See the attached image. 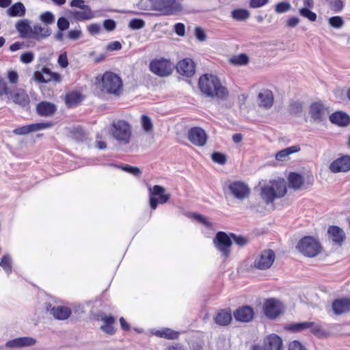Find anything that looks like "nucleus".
<instances>
[{"mask_svg":"<svg viewBox=\"0 0 350 350\" xmlns=\"http://www.w3.org/2000/svg\"><path fill=\"white\" fill-rule=\"evenodd\" d=\"M198 86L202 93L207 97L223 98L226 94V89L221 85L219 79L213 75L205 74L198 81Z\"/></svg>","mask_w":350,"mask_h":350,"instance_id":"f257e3e1","label":"nucleus"},{"mask_svg":"<svg viewBox=\"0 0 350 350\" xmlns=\"http://www.w3.org/2000/svg\"><path fill=\"white\" fill-rule=\"evenodd\" d=\"M286 191L284 179L273 180L261 188L260 196L266 204H270L284 196Z\"/></svg>","mask_w":350,"mask_h":350,"instance_id":"f03ea898","label":"nucleus"},{"mask_svg":"<svg viewBox=\"0 0 350 350\" xmlns=\"http://www.w3.org/2000/svg\"><path fill=\"white\" fill-rule=\"evenodd\" d=\"M237 244L241 245V236H237L233 233H227L223 231H219L216 233L213 239V244L217 250L221 252V256L226 259L229 257L231 252V247L232 245V240Z\"/></svg>","mask_w":350,"mask_h":350,"instance_id":"7ed1b4c3","label":"nucleus"},{"mask_svg":"<svg viewBox=\"0 0 350 350\" xmlns=\"http://www.w3.org/2000/svg\"><path fill=\"white\" fill-rule=\"evenodd\" d=\"M110 132L120 144L127 145L131 137V126L124 120H118L111 124Z\"/></svg>","mask_w":350,"mask_h":350,"instance_id":"20e7f679","label":"nucleus"},{"mask_svg":"<svg viewBox=\"0 0 350 350\" xmlns=\"http://www.w3.org/2000/svg\"><path fill=\"white\" fill-rule=\"evenodd\" d=\"M100 89L103 92L118 96L122 90V81L117 75L107 72L102 77Z\"/></svg>","mask_w":350,"mask_h":350,"instance_id":"39448f33","label":"nucleus"},{"mask_svg":"<svg viewBox=\"0 0 350 350\" xmlns=\"http://www.w3.org/2000/svg\"><path fill=\"white\" fill-rule=\"evenodd\" d=\"M296 247L300 253L308 257H314L321 251L320 243L310 236H306L301 239Z\"/></svg>","mask_w":350,"mask_h":350,"instance_id":"423d86ee","label":"nucleus"},{"mask_svg":"<svg viewBox=\"0 0 350 350\" xmlns=\"http://www.w3.org/2000/svg\"><path fill=\"white\" fill-rule=\"evenodd\" d=\"M263 311L269 319L273 320L284 313V306L278 299L269 298L264 301Z\"/></svg>","mask_w":350,"mask_h":350,"instance_id":"0eeeda50","label":"nucleus"},{"mask_svg":"<svg viewBox=\"0 0 350 350\" xmlns=\"http://www.w3.org/2000/svg\"><path fill=\"white\" fill-rule=\"evenodd\" d=\"M152 72L159 77H166L170 75L174 68V65L171 62L165 58L154 59L152 60L149 65Z\"/></svg>","mask_w":350,"mask_h":350,"instance_id":"6e6552de","label":"nucleus"},{"mask_svg":"<svg viewBox=\"0 0 350 350\" xmlns=\"http://www.w3.org/2000/svg\"><path fill=\"white\" fill-rule=\"evenodd\" d=\"M165 189L160 185H154L152 189H150V206L152 209H156L158 204H165L170 198V193H164Z\"/></svg>","mask_w":350,"mask_h":350,"instance_id":"1a4fd4ad","label":"nucleus"},{"mask_svg":"<svg viewBox=\"0 0 350 350\" xmlns=\"http://www.w3.org/2000/svg\"><path fill=\"white\" fill-rule=\"evenodd\" d=\"M187 139L193 145L202 147L206 144L207 135L203 129L195 126L189 129Z\"/></svg>","mask_w":350,"mask_h":350,"instance_id":"9d476101","label":"nucleus"},{"mask_svg":"<svg viewBox=\"0 0 350 350\" xmlns=\"http://www.w3.org/2000/svg\"><path fill=\"white\" fill-rule=\"evenodd\" d=\"M275 258V255L272 250H265L255 260L254 266L258 269L266 270L271 267Z\"/></svg>","mask_w":350,"mask_h":350,"instance_id":"9b49d317","label":"nucleus"},{"mask_svg":"<svg viewBox=\"0 0 350 350\" xmlns=\"http://www.w3.org/2000/svg\"><path fill=\"white\" fill-rule=\"evenodd\" d=\"M152 8L162 12L164 15H171L177 11V3L175 0H151Z\"/></svg>","mask_w":350,"mask_h":350,"instance_id":"f8f14e48","label":"nucleus"},{"mask_svg":"<svg viewBox=\"0 0 350 350\" xmlns=\"http://www.w3.org/2000/svg\"><path fill=\"white\" fill-rule=\"evenodd\" d=\"M7 98L8 100H12L14 103L22 107H27L30 103L29 96L26 91L21 88H16L14 90H11Z\"/></svg>","mask_w":350,"mask_h":350,"instance_id":"ddd939ff","label":"nucleus"},{"mask_svg":"<svg viewBox=\"0 0 350 350\" xmlns=\"http://www.w3.org/2000/svg\"><path fill=\"white\" fill-rule=\"evenodd\" d=\"M309 113L312 119L321 122L328 114L329 110L321 101L312 103L309 107Z\"/></svg>","mask_w":350,"mask_h":350,"instance_id":"4468645a","label":"nucleus"},{"mask_svg":"<svg viewBox=\"0 0 350 350\" xmlns=\"http://www.w3.org/2000/svg\"><path fill=\"white\" fill-rule=\"evenodd\" d=\"M53 126V124L52 122H40V123H35L31 124L29 125H25L17 129H15L13 131V133L15 135H27L32 132H36L38 131H40L44 129L50 128Z\"/></svg>","mask_w":350,"mask_h":350,"instance_id":"2eb2a0df","label":"nucleus"},{"mask_svg":"<svg viewBox=\"0 0 350 350\" xmlns=\"http://www.w3.org/2000/svg\"><path fill=\"white\" fill-rule=\"evenodd\" d=\"M329 170L333 173L346 172L350 170V156L343 155L329 165Z\"/></svg>","mask_w":350,"mask_h":350,"instance_id":"dca6fc26","label":"nucleus"},{"mask_svg":"<svg viewBox=\"0 0 350 350\" xmlns=\"http://www.w3.org/2000/svg\"><path fill=\"white\" fill-rule=\"evenodd\" d=\"M52 33L51 29L48 27H42L40 24H36L31 26L29 39L36 41H41L49 37Z\"/></svg>","mask_w":350,"mask_h":350,"instance_id":"f3484780","label":"nucleus"},{"mask_svg":"<svg viewBox=\"0 0 350 350\" xmlns=\"http://www.w3.org/2000/svg\"><path fill=\"white\" fill-rule=\"evenodd\" d=\"M176 68L179 74L187 77H191L195 73V64L189 58H185L180 61Z\"/></svg>","mask_w":350,"mask_h":350,"instance_id":"a211bd4d","label":"nucleus"},{"mask_svg":"<svg viewBox=\"0 0 350 350\" xmlns=\"http://www.w3.org/2000/svg\"><path fill=\"white\" fill-rule=\"evenodd\" d=\"M57 111V106L51 102L42 101L37 104L36 111L41 117H51Z\"/></svg>","mask_w":350,"mask_h":350,"instance_id":"6ab92c4d","label":"nucleus"},{"mask_svg":"<svg viewBox=\"0 0 350 350\" xmlns=\"http://www.w3.org/2000/svg\"><path fill=\"white\" fill-rule=\"evenodd\" d=\"M332 308L334 313L337 315L350 312V298L342 297L334 299Z\"/></svg>","mask_w":350,"mask_h":350,"instance_id":"aec40b11","label":"nucleus"},{"mask_svg":"<svg viewBox=\"0 0 350 350\" xmlns=\"http://www.w3.org/2000/svg\"><path fill=\"white\" fill-rule=\"evenodd\" d=\"M224 192L226 198L232 196L241 199V180L226 182L224 186Z\"/></svg>","mask_w":350,"mask_h":350,"instance_id":"412c9836","label":"nucleus"},{"mask_svg":"<svg viewBox=\"0 0 350 350\" xmlns=\"http://www.w3.org/2000/svg\"><path fill=\"white\" fill-rule=\"evenodd\" d=\"M262 347L264 350H281L282 340L278 335L270 334L264 339Z\"/></svg>","mask_w":350,"mask_h":350,"instance_id":"4be33fe9","label":"nucleus"},{"mask_svg":"<svg viewBox=\"0 0 350 350\" xmlns=\"http://www.w3.org/2000/svg\"><path fill=\"white\" fill-rule=\"evenodd\" d=\"M36 343V340L32 337H19L6 342L8 348L31 347Z\"/></svg>","mask_w":350,"mask_h":350,"instance_id":"5701e85b","label":"nucleus"},{"mask_svg":"<svg viewBox=\"0 0 350 350\" xmlns=\"http://www.w3.org/2000/svg\"><path fill=\"white\" fill-rule=\"evenodd\" d=\"M329 120L338 126L345 127L349 124L350 116L344 111H338L329 116Z\"/></svg>","mask_w":350,"mask_h":350,"instance_id":"b1692460","label":"nucleus"},{"mask_svg":"<svg viewBox=\"0 0 350 350\" xmlns=\"http://www.w3.org/2000/svg\"><path fill=\"white\" fill-rule=\"evenodd\" d=\"M288 183L289 187L294 190H299L305 187L304 178L303 176L297 172H290L287 176Z\"/></svg>","mask_w":350,"mask_h":350,"instance_id":"393cba45","label":"nucleus"},{"mask_svg":"<svg viewBox=\"0 0 350 350\" xmlns=\"http://www.w3.org/2000/svg\"><path fill=\"white\" fill-rule=\"evenodd\" d=\"M327 233L332 241L338 245H341L345 239L344 231L337 226H329Z\"/></svg>","mask_w":350,"mask_h":350,"instance_id":"a878e982","label":"nucleus"},{"mask_svg":"<svg viewBox=\"0 0 350 350\" xmlns=\"http://www.w3.org/2000/svg\"><path fill=\"white\" fill-rule=\"evenodd\" d=\"M232 321V314L230 309L219 310L214 317L216 324L221 326L228 325Z\"/></svg>","mask_w":350,"mask_h":350,"instance_id":"bb28decb","label":"nucleus"},{"mask_svg":"<svg viewBox=\"0 0 350 350\" xmlns=\"http://www.w3.org/2000/svg\"><path fill=\"white\" fill-rule=\"evenodd\" d=\"M259 105L265 109H269L273 104V95L271 90H265L258 95Z\"/></svg>","mask_w":350,"mask_h":350,"instance_id":"cd10ccee","label":"nucleus"},{"mask_svg":"<svg viewBox=\"0 0 350 350\" xmlns=\"http://www.w3.org/2000/svg\"><path fill=\"white\" fill-rule=\"evenodd\" d=\"M16 29L19 33L20 36L23 38H28L31 26L28 19L20 20L16 23Z\"/></svg>","mask_w":350,"mask_h":350,"instance_id":"c85d7f7f","label":"nucleus"},{"mask_svg":"<svg viewBox=\"0 0 350 350\" xmlns=\"http://www.w3.org/2000/svg\"><path fill=\"white\" fill-rule=\"evenodd\" d=\"M53 316L59 320H65L70 317L72 312L70 308L66 306L53 307L51 310Z\"/></svg>","mask_w":350,"mask_h":350,"instance_id":"c756f323","label":"nucleus"},{"mask_svg":"<svg viewBox=\"0 0 350 350\" xmlns=\"http://www.w3.org/2000/svg\"><path fill=\"white\" fill-rule=\"evenodd\" d=\"M101 321H103L104 325L100 327V329L107 334H114L116 329L113 324L115 322V318L111 315L104 316L101 317Z\"/></svg>","mask_w":350,"mask_h":350,"instance_id":"7c9ffc66","label":"nucleus"},{"mask_svg":"<svg viewBox=\"0 0 350 350\" xmlns=\"http://www.w3.org/2000/svg\"><path fill=\"white\" fill-rule=\"evenodd\" d=\"M7 12L10 16H23L25 14V8L21 2H17L12 5Z\"/></svg>","mask_w":350,"mask_h":350,"instance_id":"2f4dec72","label":"nucleus"},{"mask_svg":"<svg viewBox=\"0 0 350 350\" xmlns=\"http://www.w3.org/2000/svg\"><path fill=\"white\" fill-rule=\"evenodd\" d=\"M300 150L299 147L297 146H293L285 149H283L279 152H278L275 154V159L278 161H283L286 160L288 155L291 154L298 152Z\"/></svg>","mask_w":350,"mask_h":350,"instance_id":"473e14b6","label":"nucleus"},{"mask_svg":"<svg viewBox=\"0 0 350 350\" xmlns=\"http://www.w3.org/2000/svg\"><path fill=\"white\" fill-rule=\"evenodd\" d=\"M42 71L44 75L43 77L46 80V83L52 81L60 82L62 80V77L59 74L51 72V70L46 67H44L42 69Z\"/></svg>","mask_w":350,"mask_h":350,"instance_id":"72a5a7b5","label":"nucleus"},{"mask_svg":"<svg viewBox=\"0 0 350 350\" xmlns=\"http://www.w3.org/2000/svg\"><path fill=\"white\" fill-rule=\"evenodd\" d=\"M308 329H310L311 334L320 338H327L329 336L327 332L324 330L320 325L316 324L314 322H312V325H310Z\"/></svg>","mask_w":350,"mask_h":350,"instance_id":"f704fd0d","label":"nucleus"},{"mask_svg":"<svg viewBox=\"0 0 350 350\" xmlns=\"http://www.w3.org/2000/svg\"><path fill=\"white\" fill-rule=\"evenodd\" d=\"M155 335L161 338L174 340L178 337V332L170 328H165L161 330H157L155 332Z\"/></svg>","mask_w":350,"mask_h":350,"instance_id":"c9c22d12","label":"nucleus"},{"mask_svg":"<svg viewBox=\"0 0 350 350\" xmlns=\"http://www.w3.org/2000/svg\"><path fill=\"white\" fill-rule=\"evenodd\" d=\"M81 100V94L78 92H72L66 96V103L68 106L77 105Z\"/></svg>","mask_w":350,"mask_h":350,"instance_id":"e433bc0d","label":"nucleus"},{"mask_svg":"<svg viewBox=\"0 0 350 350\" xmlns=\"http://www.w3.org/2000/svg\"><path fill=\"white\" fill-rule=\"evenodd\" d=\"M12 258L8 254L3 255L0 261V267H1L3 269V270L5 271L8 275H9L12 273Z\"/></svg>","mask_w":350,"mask_h":350,"instance_id":"4c0bfd02","label":"nucleus"},{"mask_svg":"<svg viewBox=\"0 0 350 350\" xmlns=\"http://www.w3.org/2000/svg\"><path fill=\"white\" fill-rule=\"evenodd\" d=\"M311 325H312V321L292 323L288 326V329L293 332H299L305 329H308Z\"/></svg>","mask_w":350,"mask_h":350,"instance_id":"58836bf2","label":"nucleus"},{"mask_svg":"<svg viewBox=\"0 0 350 350\" xmlns=\"http://www.w3.org/2000/svg\"><path fill=\"white\" fill-rule=\"evenodd\" d=\"M141 124L143 130L147 133H152L153 131L152 121L147 115H142L141 116Z\"/></svg>","mask_w":350,"mask_h":350,"instance_id":"ea45409f","label":"nucleus"},{"mask_svg":"<svg viewBox=\"0 0 350 350\" xmlns=\"http://www.w3.org/2000/svg\"><path fill=\"white\" fill-rule=\"evenodd\" d=\"M254 312L250 306H242V322H250L253 320Z\"/></svg>","mask_w":350,"mask_h":350,"instance_id":"a19ab883","label":"nucleus"},{"mask_svg":"<svg viewBox=\"0 0 350 350\" xmlns=\"http://www.w3.org/2000/svg\"><path fill=\"white\" fill-rule=\"evenodd\" d=\"M299 14L308 18L310 21H315L317 20V14L314 12L310 10L307 8H302L299 10Z\"/></svg>","mask_w":350,"mask_h":350,"instance_id":"79ce46f5","label":"nucleus"},{"mask_svg":"<svg viewBox=\"0 0 350 350\" xmlns=\"http://www.w3.org/2000/svg\"><path fill=\"white\" fill-rule=\"evenodd\" d=\"M211 159L213 162L219 165H224L226 163V156L219 152H214L211 154Z\"/></svg>","mask_w":350,"mask_h":350,"instance_id":"37998d69","label":"nucleus"},{"mask_svg":"<svg viewBox=\"0 0 350 350\" xmlns=\"http://www.w3.org/2000/svg\"><path fill=\"white\" fill-rule=\"evenodd\" d=\"M75 16L79 20H88L93 17V14L90 8L89 10H84V11H77L75 12Z\"/></svg>","mask_w":350,"mask_h":350,"instance_id":"c03bdc74","label":"nucleus"},{"mask_svg":"<svg viewBox=\"0 0 350 350\" xmlns=\"http://www.w3.org/2000/svg\"><path fill=\"white\" fill-rule=\"evenodd\" d=\"M145 26V22L140 18H133L129 23V27L131 29H139Z\"/></svg>","mask_w":350,"mask_h":350,"instance_id":"a18cd8bd","label":"nucleus"},{"mask_svg":"<svg viewBox=\"0 0 350 350\" xmlns=\"http://www.w3.org/2000/svg\"><path fill=\"white\" fill-rule=\"evenodd\" d=\"M40 19L46 25L52 24L55 21L54 15L51 12H45L40 14Z\"/></svg>","mask_w":350,"mask_h":350,"instance_id":"49530a36","label":"nucleus"},{"mask_svg":"<svg viewBox=\"0 0 350 350\" xmlns=\"http://www.w3.org/2000/svg\"><path fill=\"white\" fill-rule=\"evenodd\" d=\"M291 4L288 2H280L275 6V11L277 13H284L291 9Z\"/></svg>","mask_w":350,"mask_h":350,"instance_id":"de8ad7c7","label":"nucleus"},{"mask_svg":"<svg viewBox=\"0 0 350 350\" xmlns=\"http://www.w3.org/2000/svg\"><path fill=\"white\" fill-rule=\"evenodd\" d=\"M329 23L332 27L334 28H340L343 25L344 21L342 17L336 16L329 18Z\"/></svg>","mask_w":350,"mask_h":350,"instance_id":"09e8293b","label":"nucleus"},{"mask_svg":"<svg viewBox=\"0 0 350 350\" xmlns=\"http://www.w3.org/2000/svg\"><path fill=\"white\" fill-rule=\"evenodd\" d=\"M122 170L129 172L130 174H133L135 176H139L142 174V171L139 167L131 166L129 165H125L122 167H121Z\"/></svg>","mask_w":350,"mask_h":350,"instance_id":"8fccbe9b","label":"nucleus"},{"mask_svg":"<svg viewBox=\"0 0 350 350\" xmlns=\"http://www.w3.org/2000/svg\"><path fill=\"white\" fill-rule=\"evenodd\" d=\"M11 90L12 89L8 86L5 79L0 77V96L5 95L7 97Z\"/></svg>","mask_w":350,"mask_h":350,"instance_id":"3c124183","label":"nucleus"},{"mask_svg":"<svg viewBox=\"0 0 350 350\" xmlns=\"http://www.w3.org/2000/svg\"><path fill=\"white\" fill-rule=\"evenodd\" d=\"M57 25L59 31H65L69 28L70 23L66 18L60 17L57 20Z\"/></svg>","mask_w":350,"mask_h":350,"instance_id":"603ef678","label":"nucleus"},{"mask_svg":"<svg viewBox=\"0 0 350 350\" xmlns=\"http://www.w3.org/2000/svg\"><path fill=\"white\" fill-rule=\"evenodd\" d=\"M195 36L200 42H204L207 38L204 30L200 27H196L195 28Z\"/></svg>","mask_w":350,"mask_h":350,"instance_id":"864d4df0","label":"nucleus"},{"mask_svg":"<svg viewBox=\"0 0 350 350\" xmlns=\"http://www.w3.org/2000/svg\"><path fill=\"white\" fill-rule=\"evenodd\" d=\"M288 350H307L299 341L293 340L288 344Z\"/></svg>","mask_w":350,"mask_h":350,"instance_id":"5fc2aeb1","label":"nucleus"},{"mask_svg":"<svg viewBox=\"0 0 350 350\" xmlns=\"http://www.w3.org/2000/svg\"><path fill=\"white\" fill-rule=\"evenodd\" d=\"M34 58V55L32 52L28 51L23 53L21 55L20 59L24 64L31 63Z\"/></svg>","mask_w":350,"mask_h":350,"instance_id":"6e6d98bb","label":"nucleus"},{"mask_svg":"<svg viewBox=\"0 0 350 350\" xmlns=\"http://www.w3.org/2000/svg\"><path fill=\"white\" fill-rule=\"evenodd\" d=\"M330 7L334 12H338L342 10L343 3L341 0H334L331 2Z\"/></svg>","mask_w":350,"mask_h":350,"instance_id":"4d7b16f0","label":"nucleus"},{"mask_svg":"<svg viewBox=\"0 0 350 350\" xmlns=\"http://www.w3.org/2000/svg\"><path fill=\"white\" fill-rule=\"evenodd\" d=\"M303 105L299 102H293L290 105L291 112L294 113H299L302 111Z\"/></svg>","mask_w":350,"mask_h":350,"instance_id":"13d9d810","label":"nucleus"},{"mask_svg":"<svg viewBox=\"0 0 350 350\" xmlns=\"http://www.w3.org/2000/svg\"><path fill=\"white\" fill-rule=\"evenodd\" d=\"M103 26L107 31H111L115 29L116 23L112 19H107L104 21Z\"/></svg>","mask_w":350,"mask_h":350,"instance_id":"bf43d9fd","label":"nucleus"},{"mask_svg":"<svg viewBox=\"0 0 350 350\" xmlns=\"http://www.w3.org/2000/svg\"><path fill=\"white\" fill-rule=\"evenodd\" d=\"M269 0H250V7L252 8H260L268 3Z\"/></svg>","mask_w":350,"mask_h":350,"instance_id":"052dcab7","label":"nucleus"},{"mask_svg":"<svg viewBox=\"0 0 350 350\" xmlns=\"http://www.w3.org/2000/svg\"><path fill=\"white\" fill-rule=\"evenodd\" d=\"M70 5L71 7H77L83 10H89V6L84 5L83 0H72Z\"/></svg>","mask_w":350,"mask_h":350,"instance_id":"680f3d73","label":"nucleus"},{"mask_svg":"<svg viewBox=\"0 0 350 350\" xmlns=\"http://www.w3.org/2000/svg\"><path fill=\"white\" fill-rule=\"evenodd\" d=\"M8 79L12 84H16L18 80V73L14 70H9L8 72Z\"/></svg>","mask_w":350,"mask_h":350,"instance_id":"e2e57ef3","label":"nucleus"},{"mask_svg":"<svg viewBox=\"0 0 350 350\" xmlns=\"http://www.w3.org/2000/svg\"><path fill=\"white\" fill-rule=\"evenodd\" d=\"M57 62L62 68H66L68 65V58L66 53L60 54Z\"/></svg>","mask_w":350,"mask_h":350,"instance_id":"0e129e2a","label":"nucleus"},{"mask_svg":"<svg viewBox=\"0 0 350 350\" xmlns=\"http://www.w3.org/2000/svg\"><path fill=\"white\" fill-rule=\"evenodd\" d=\"M174 31L177 35L183 36L185 33V25L180 23H176L174 25Z\"/></svg>","mask_w":350,"mask_h":350,"instance_id":"69168bd1","label":"nucleus"},{"mask_svg":"<svg viewBox=\"0 0 350 350\" xmlns=\"http://www.w3.org/2000/svg\"><path fill=\"white\" fill-rule=\"evenodd\" d=\"M81 34L82 33L80 30H70L68 33V37L70 40H76L81 37Z\"/></svg>","mask_w":350,"mask_h":350,"instance_id":"338daca9","label":"nucleus"},{"mask_svg":"<svg viewBox=\"0 0 350 350\" xmlns=\"http://www.w3.org/2000/svg\"><path fill=\"white\" fill-rule=\"evenodd\" d=\"M193 218L208 227L211 226V224L207 221L206 219L202 215L194 213Z\"/></svg>","mask_w":350,"mask_h":350,"instance_id":"774afa93","label":"nucleus"}]
</instances>
